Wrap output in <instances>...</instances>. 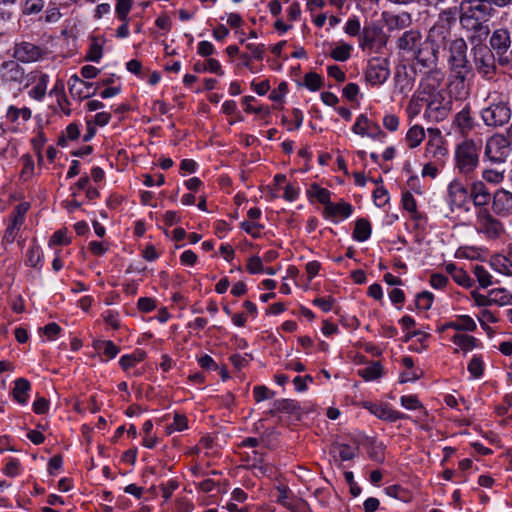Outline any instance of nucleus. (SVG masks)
<instances>
[{
	"label": "nucleus",
	"instance_id": "f257e3e1",
	"mask_svg": "<svg viewBox=\"0 0 512 512\" xmlns=\"http://www.w3.org/2000/svg\"><path fill=\"white\" fill-rule=\"evenodd\" d=\"M418 90L425 103V117L431 121L443 119L450 101L445 90L440 88V79L436 75H428L421 81Z\"/></svg>",
	"mask_w": 512,
	"mask_h": 512
},
{
	"label": "nucleus",
	"instance_id": "f03ea898",
	"mask_svg": "<svg viewBox=\"0 0 512 512\" xmlns=\"http://www.w3.org/2000/svg\"><path fill=\"white\" fill-rule=\"evenodd\" d=\"M448 65L453 74L457 76V82L454 86H461L460 96L468 93V87L465 83L467 75L470 73V65L467 60V43L463 38L452 40L448 47Z\"/></svg>",
	"mask_w": 512,
	"mask_h": 512
},
{
	"label": "nucleus",
	"instance_id": "7ed1b4c3",
	"mask_svg": "<svg viewBox=\"0 0 512 512\" xmlns=\"http://www.w3.org/2000/svg\"><path fill=\"white\" fill-rule=\"evenodd\" d=\"M458 14L457 7H450L439 13L437 22L430 28L427 42L438 49L445 45L451 36L452 26L456 22Z\"/></svg>",
	"mask_w": 512,
	"mask_h": 512
},
{
	"label": "nucleus",
	"instance_id": "20e7f679",
	"mask_svg": "<svg viewBox=\"0 0 512 512\" xmlns=\"http://www.w3.org/2000/svg\"><path fill=\"white\" fill-rule=\"evenodd\" d=\"M459 18L489 23L495 9L486 0H462Z\"/></svg>",
	"mask_w": 512,
	"mask_h": 512
},
{
	"label": "nucleus",
	"instance_id": "39448f33",
	"mask_svg": "<svg viewBox=\"0 0 512 512\" xmlns=\"http://www.w3.org/2000/svg\"><path fill=\"white\" fill-rule=\"evenodd\" d=\"M478 146L472 140H466L457 147L456 164L461 173H470L478 165Z\"/></svg>",
	"mask_w": 512,
	"mask_h": 512
},
{
	"label": "nucleus",
	"instance_id": "423d86ee",
	"mask_svg": "<svg viewBox=\"0 0 512 512\" xmlns=\"http://www.w3.org/2000/svg\"><path fill=\"white\" fill-rule=\"evenodd\" d=\"M476 230L488 239H497L504 233V226L486 208H480L476 214Z\"/></svg>",
	"mask_w": 512,
	"mask_h": 512
},
{
	"label": "nucleus",
	"instance_id": "0eeeda50",
	"mask_svg": "<svg viewBox=\"0 0 512 512\" xmlns=\"http://www.w3.org/2000/svg\"><path fill=\"white\" fill-rule=\"evenodd\" d=\"M511 152V141L508 134H495L492 136L485 149L486 156L495 163L506 161Z\"/></svg>",
	"mask_w": 512,
	"mask_h": 512
},
{
	"label": "nucleus",
	"instance_id": "6e6552de",
	"mask_svg": "<svg viewBox=\"0 0 512 512\" xmlns=\"http://www.w3.org/2000/svg\"><path fill=\"white\" fill-rule=\"evenodd\" d=\"M489 43L490 50L498 56L499 64L503 66L510 65L509 57L506 56L512 43L509 29L504 27L495 29L492 32Z\"/></svg>",
	"mask_w": 512,
	"mask_h": 512
},
{
	"label": "nucleus",
	"instance_id": "1a4fd4ad",
	"mask_svg": "<svg viewBox=\"0 0 512 512\" xmlns=\"http://www.w3.org/2000/svg\"><path fill=\"white\" fill-rule=\"evenodd\" d=\"M476 70L485 78H491L496 71L495 56L486 45L472 47Z\"/></svg>",
	"mask_w": 512,
	"mask_h": 512
},
{
	"label": "nucleus",
	"instance_id": "9d476101",
	"mask_svg": "<svg viewBox=\"0 0 512 512\" xmlns=\"http://www.w3.org/2000/svg\"><path fill=\"white\" fill-rule=\"evenodd\" d=\"M462 28L467 33V38L474 45H484L485 40L490 34L489 23L473 19L459 18Z\"/></svg>",
	"mask_w": 512,
	"mask_h": 512
},
{
	"label": "nucleus",
	"instance_id": "9b49d317",
	"mask_svg": "<svg viewBox=\"0 0 512 512\" xmlns=\"http://www.w3.org/2000/svg\"><path fill=\"white\" fill-rule=\"evenodd\" d=\"M390 76L389 62L385 58H372L369 60L365 72V79L371 85H381Z\"/></svg>",
	"mask_w": 512,
	"mask_h": 512
},
{
	"label": "nucleus",
	"instance_id": "f8f14e48",
	"mask_svg": "<svg viewBox=\"0 0 512 512\" xmlns=\"http://www.w3.org/2000/svg\"><path fill=\"white\" fill-rule=\"evenodd\" d=\"M510 117L511 111L504 104L493 105L482 111V119L487 126H503Z\"/></svg>",
	"mask_w": 512,
	"mask_h": 512
},
{
	"label": "nucleus",
	"instance_id": "ddd939ff",
	"mask_svg": "<svg viewBox=\"0 0 512 512\" xmlns=\"http://www.w3.org/2000/svg\"><path fill=\"white\" fill-rule=\"evenodd\" d=\"M468 189L459 181H452L448 186L447 202L452 211L463 207L469 200Z\"/></svg>",
	"mask_w": 512,
	"mask_h": 512
},
{
	"label": "nucleus",
	"instance_id": "4468645a",
	"mask_svg": "<svg viewBox=\"0 0 512 512\" xmlns=\"http://www.w3.org/2000/svg\"><path fill=\"white\" fill-rule=\"evenodd\" d=\"M493 212L501 217L512 214V193L505 189H498L492 199Z\"/></svg>",
	"mask_w": 512,
	"mask_h": 512
},
{
	"label": "nucleus",
	"instance_id": "2eb2a0df",
	"mask_svg": "<svg viewBox=\"0 0 512 512\" xmlns=\"http://www.w3.org/2000/svg\"><path fill=\"white\" fill-rule=\"evenodd\" d=\"M13 56L23 63L35 62L41 58L42 49L33 43L23 41L15 45Z\"/></svg>",
	"mask_w": 512,
	"mask_h": 512
},
{
	"label": "nucleus",
	"instance_id": "dca6fc26",
	"mask_svg": "<svg viewBox=\"0 0 512 512\" xmlns=\"http://www.w3.org/2000/svg\"><path fill=\"white\" fill-rule=\"evenodd\" d=\"M438 54L439 49L435 46L429 45L426 41L416 50L415 53H413V56L417 63L421 64L423 67L431 68L437 64Z\"/></svg>",
	"mask_w": 512,
	"mask_h": 512
},
{
	"label": "nucleus",
	"instance_id": "f3484780",
	"mask_svg": "<svg viewBox=\"0 0 512 512\" xmlns=\"http://www.w3.org/2000/svg\"><path fill=\"white\" fill-rule=\"evenodd\" d=\"M421 40L422 36L418 30H409L398 39L397 46L399 49L413 54L423 44Z\"/></svg>",
	"mask_w": 512,
	"mask_h": 512
},
{
	"label": "nucleus",
	"instance_id": "a211bd4d",
	"mask_svg": "<svg viewBox=\"0 0 512 512\" xmlns=\"http://www.w3.org/2000/svg\"><path fill=\"white\" fill-rule=\"evenodd\" d=\"M93 84L89 82H85L80 79L77 75H73L70 77L68 81L69 92L73 97H77L79 99L89 98L91 95L95 93V91L91 92Z\"/></svg>",
	"mask_w": 512,
	"mask_h": 512
},
{
	"label": "nucleus",
	"instance_id": "6ab92c4d",
	"mask_svg": "<svg viewBox=\"0 0 512 512\" xmlns=\"http://www.w3.org/2000/svg\"><path fill=\"white\" fill-rule=\"evenodd\" d=\"M469 197L472 198L476 207L484 208L490 202L491 194L484 182L476 181L471 186Z\"/></svg>",
	"mask_w": 512,
	"mask_h": 512
},
{
	"label": "nucleus",
	"instance_id": "aec40b11",
	"mask_svg": "<svg viewBox=\"0 0 512 512\" xmlns=\"http://www.w3.org/2000/svg\"><path fill=\"white\" fill-rule=\"evenodd\" d=\"M29 81L36 82L35 86L29 90V96L37 101L42 100L46 94L49 81L48 75L44 73H31L29 75Z\"/></svg>",
	"mask_w": 512,
	"mask_h": 512
},
{
	"label": "nucleus",
	"instance_id": "412c9836",
	"mask_svg": "<svg viewBox=\"0 0 512 512\" xmlns=\"http://www.w3.org/2000/svg\"><path fill=\"white\" fill-rule=\"evenodd\" d=\"M452 328L457 331H469L473 332L476 330L477 325L472 317L469 315H460L457 317L455 321H450L443 324L440 328V332H444L445 330Z\"/></svg>",
	"mask_w": 512,
	"mask_h": 512
},
{
	"label": "nucleus",
	"instance_id": "4be33fe9",
	"mask_svg": "<svg viewBox=\"0 0 512 512\" xmlns=\"http://www.w3.org/2000/svg\"><path fill=\"white\" fill-rule=\"evenodd\" d=\"M2 76L9 82H22L25 76L24 69L15 61H7L2 64Z\"/></svg>",
	"mask_w": 512,
	"mask_h": 512
},
{
	"label": "nucleus",
	"instance_id": "5701e85b",
	"mask_svg": "<svg viewBox=\"0 0 512 512\" xmlns=\"http://www.w3.org/2000/svg\"><path fill=\"white\" fill-rule=\"evenodd\" d=\"M370 411L377 418L390 422H395L406 417L401 412L395 411L387 405H373Z\"/></svg>",
	"mask_w": 512,
	"mask_h": 512
},
{
	"label": "nucleus",
	"instance_id": "b1692460",
	"mask_svg": "<svg viewBox=\"0 0 512 512\" xmlns=\"http://www.w3.org/2000/svg\"><path fill=\"white\" fill-rule=\"evenodd\" d=\"M430 139L427 143V152L432 154L433 157L444 156L446 148L443 146L444 142L440 135V130H429Z\"/></svg>",
	"mask_w": 512,
	"mask_h": 512
},
{
	"label": "nucleus",
	"instance_id": "393cba45",
	"mask_svg": "<svg viewBox=\"0 0 512 512\" xmlns=\"http://www.w3.org/2000/svg\"><path fill=\"white\" fill-rule=\"evenodd\" d=\"M352 206L346 202H340L337 204L330 203L324 209V215L327 218H348L352 214Z\"/></svg>",
	"mask_w": 512,
	"mask_h": 512
},
{
	"label": "nucleus",
	"instance_id": "a878e982",
	"mask_svg": "<svg viewBox=\"0 0 512 512\" xmlns=\"http://www.w3.org/2000/svg\"><path fill=\"white\" fill-rule=\"evenodd\" d=\"M31 385L30 382L25 378H18L14 382L13 398L22 405H25L28 401Z\"/></svg>",
	"mask_w": 512,
	"mask_h": 512
},
{
	"label": "nucleus",
	"instance_id": "bb28decb",
	"mask_svg": "<svg viewBox=\"0 0 512 512\" xmlns=\"http://www.w3.org/2000/svg\"><path fill=\"white\" fill-rule=\"evenodd\" d=\"M386 25L389 30H400L411 25L412 18L408 12L398 15H389L385 18Z\"/></svg>",
	"mask_w": 512,
	"mask_h": 512
},
{
	"label": "nucleus",
	"instance_id": "cd10ccee",
	"mask_svg": "<svg viewBox=\"0 0 512 512\" xmlns=\"http://www.w3.org/2000/svg\"><path fill=\"white\" fill-rule=\"evenodd\" d=\"M371 233H372L371 223L367 219L361 218L355 222L353 238L356 241H358V242L366 241L367 239L370 238Z\"/></svg>",
	"mask_w": 512,
	"mask_h": 512
},
{
	"label": "nucleus",
	"instance_id": "c85d7f7f",
	"mask_svg": "<svg viewBox=\"0 0 512 512\" xmlns=\"http://www.w3.org/2000/svg\"><path fill=\"white\" fill-rule=\"evenodd\" d=\"M452 341L464 353L472 351L479 344L478 340L474 336L468 334H455L452 337Z\"/></svg>",
	"mask_w": 512,
	"mask_h": 512
},
{
	"label": "nucleus",
	"instance_id": "c756f323",
	"mask_svg": "<svg viewBox=\"0 0 512 512\" xmlns=\"http://www.w3.org/2000/svg\"><path fill=\"white\" fill-rule=\"evenodd\" d=\"M49 98H54L59 109L69 114V110L66 111V106L68 105V100L64 94V84L61 81H57L55 86L50 90L48 94Z\"/></svg>",
	"mask_w": 512,
	"mask_h": 512
},
{
	"label": "nucleus",
	"instance_id": "7c9ffc66",
	"mask_svg": "<svg viewBox=\"0 0 512 512\" xmlns=\"http://www.w3.org/2000/svg\"><path fill=\"white\" fill-rule=\"evenodd\" d=\"M493 269L501 274L512 276V262L504 255H496L491 259Z\"/></svg>",
	"mask_w": 512,
	"mask_h": 512
},
{
	"label": "nucleus",
	"instance_id": "2f4dec72",
	"mask_svg": "<svg viewBox=\"0 0 512 512\" xmlns=\"http://www.w3.org/2000/svg\"><path fill=\"white\" fill-rule=\"evenodd\" d=\"M358 375L365 381H372L382 376V365L379 362H372L358 370Z\"/></svg>",
	"mask_w": 512,
	"mask_h": 512
},
{
	"label": "nucleus",
	"instance_id": "473e14b6",
	"mask_svg": "<svg viewBox=\"0 0 512 512\" xmlns=\"http://www.w3.org/2000/svg\"><path fill=\"white\" fill-rule=\"evenodd\" d=\"M298 409L297 403L290 399L276 400L273 404V408L269 411L270 415L277 413H289L292 414Z\"/></svg>",
	"mask_w": 512,
	"mask_h": 512
},
{
	"label": "nucleus",
	"instance_id": "72a5a7b5",
	"mask_svg": "<svg viewBox=\"0 0 512 512\" xmlns=\"http://www.w3.org/2000/svg\"><path fill=\"white\" fill-rule=\"evenodd\" d=\"M26 264L40 269L43 265V253L39 246L33 245L27 250Z\"/></svg>",
	"mask_w": 512,
	"mask_h": 512
},
{
	"label": "nucleus",
	"instance_id": "f704fd0d",
	"mask_svg": "<svg viewBox=\"0 0 512 512\" xmlns=\"http://www.w3.org/2000/svg\"><path fill=\"white\" fill-rule=\"evenodd\" d=\"M6 116L12 123H17L18 125H20V119H22L23 121H27L31 118V110L26 107L18 109L14 106H10Z\"/></svg>",
	"mask_w": 512,
	"mask_h": 512
},
{
	"label": "nucleus",
	"instance_id": "c9c22d12",
	"mask_svg": "<svg viewBox=\"0 0 512 512\" xmlns=\"http://www.w3.org/2000/svg\"><path fill=\"white\" fill-rule=\"evenodd\" d=\"M492 302L495 305L506 306L512 304V294L504 288L491 290Z\"/></svg>",
	"mask_w": 512,
	"mask_h": 512
},
{
	"label": "nucleus",
	"instance_id": "e433bc0d",
	"mask_svg": "<svg viewBox=\"0 0 512 512\" xmlns=\"http://www.w3.org/2000/svg\"><path fill=\"white\" fill-rule=\"evenodd\" d=\"M473 273L475 277L477 278V281L479 282V285L482 288H487L488 286L492 285V276L491 274L484 268V266L475 264L473 266Z\"/></svg>",
	"mask_w": 512,
	"mask_h": 512
},
{
	"label": "nucleus",
	"instance_id": "4c0bfd02",
	"mask_svg": "<svg viewBox=\"0 0 512 512\" xmlns=\"http://www.w3.org/2000/svg\"><path fill=\"white\" fill-rule=\"evenodd\" d=\"M20 161L22 163V169L20 172V179L22 181H28L32 178L34 174V161L32 157L28 154L23 155L20 158Z\"/></svg>",
	"mask_w": 512,
	"mask_h": 512
},
{
	"label": "nucleus",
	"instance_id": "58836bf2",
	"mask_svg": "<svg viewBox=\"0 0 512 512\" xmlns=\"http://www.w3.org/2000/svg\"><path fill=\"white\" fill-rule=\"evenodd\" d=\"M467 369L473 378H480L484 373V362L481 355H474L468 363Z\"/></svg>",
	"mask_w": 512,
	"mask_h": 512
},
{
	"label": "nucleus",
	"instance_id": "ea45409f",
	"mask_svg": "<svg viewBox=\"0 0 512 512\" xmlns=\"http://www.w3.org/2000/svg\"><path fill=\"white\" fill-rule=\"evenodd\" d=\"M145 357V353L143 351H137L133 354L123 355L119 364L124 370H128L129 368L135 366L137 363L141 362Z\"/></svg>",
	"mask_w": 512,
	"mask_h": 512
},
{
	"label": "nucleus",
	"instance_id": "a19ab883",
	"mask_svg": "<svg viewBox=\"0 0 512 512\" xmlns=\"http://www.w3.org/2000/svg\"><path fill=\"white\" fill-rule=\"evenodd\" d=\"M402 205L406 211L411 213V216L413 219L421 218V215L417 211L416 200H415L414 196L409 191H406L405 193H403Z\"/></svg>",
	"mask_w": 512,
	"mask_h": 512
},
{
	"label": "nucleus",
	"instance_id": "79ce46f5",
	"mask_svg": "<svg viewBox=\"0 0 512 512\" xmlns=\"http://www.w3.org/2000/svg\"><path fill=\"white\" fill-rule=\"evenodd\" d=\"M23 222V220L13 215L11 216L10 224L8 225L4 233V239L7 242L12 243L15 240L16 234L22 226Z\"/></svg>",
	"mask_w": 512,
	"mask_h": 512
},
{
	"label": "nucleus",
	"instance_id": "37998d69",
	"mask_svg": "<svg viewBox=\"0 0 512 512\" xmlns=\"http://www.w3.org/2000/svg\"><path fill=\"white\" fill-rule=\"evenodd\" d=\"M352 49L351 45L342 43L331 51L330 56L336 61L344 62L350 58Z\"/></svg>",
	"mask_w": 512,
	"mask_h": 512
},
{
	"label": "nucleus",
	"instance_id": "c03bdc74",
	"mask_svg": "<svg viewBox=\"0 0 512 512\" xmlns=\"http://www.w3.org/2000/svg\"><path fill=\"white\" fill-rule=\"evenodd\" d=\"M277 499L276 501L282 506L293 510L294 506L291 502V492L287 486L280 485L277 487Z\"/></svg>",
	"mask_w": 512,
	"mask_h": 512
},
{
	"label": "nucleus",
	"instance_id": "a18cd8bd",
	"mask_svg": "<svg viewBox=\"0 0 512 512\" xmlns=\"http://www.w3.org/2000/svg\"><path fill=\"white\" fill-rule=\"evenodd\" d=\"M133 0H117L115 12L119 20L128 21V14L131 10Z\"/></svg>",
	"mask_w": 512,
	"mask_h": 512
},
{
	"label": "nucleus",
	"instance_id": "49530a36",
	"mask_svg": "<svg viewBox=\"0 0 512 512\" xmlns=\"http://www.w3.org/2000/svg\"><path fill=\"white\" fill-rule=\"evenodd\" d=\"M424 106H425V103L422 100L419 90H417V92L414 94V96L412 97V99L410 100V102L408 104V107H407L408 114L410 116L417 115L420 112L421 108Z\"/></svg>",
	"mask_w": 512,
	"mask_h": 512
},
{
	"label": "nucleus",
	"instance_id": "de8ad7c7",
	"mask_svg": "<svg viewBox=\"0 0 512 512\" xmlns=\"http://www.w3.org/2000/svg\"><path fill=\"white\" fill-rule=\"evenodd\" d=\"M434 295L429 291L421 292L416 297V306L422 310H429L432 306Z\"/></svg>",
	"mask_w": 512,
	"mask_h": 512
},
{
	"label": "nucleus",
	"instance_id": "09e8293b",
	"mask_svg": "<svg viewBox=\"0 0 512 512\" xmlns=\"http://www.w3.org/2000/svg\"><path fill=\"white\" fill-rule=\"evenodd\" d=\"M97 349L102 350L107 359H113L119 353V348L110 340L101 341Z\"/></svg>",
	"mask_w": 512,
	"mask_h": 512
},
{
	"label": "nucleus",
	"instance_id": "8fccbe9b",
	"mask_svg": "<svg viewBox=\"0 0 512 512\" xmlns=\"http://www.w3.org/2000/svg\"><path fill=\"white\" fill-rule=\"evenodd\" d=\"M454 124L456 128H471L473 123L469 110H461L455 117Z\"/></svg>",
	"mask_w": 512,
	"mask_h": 512
},
{
	"label": "nucleus",
	"instance_id": "3c124183",
	"mask_svg": "<svg viewBox=\"0 0 512 512\" xmlns=\"http://www.w3.org/2000/svg\"><path fill=\"white\" fill-rule=\"evenodd\" d=\"M425 138V130H408L406 141L410 148L417 147Z\"/></svg>",
	"mask_w": 512,
	"mask_h": 512
},
{
	"label": "nucleus",
	"instance_id": "603ef678",
	"mask_svg": "<svg viewBox=\"0 0 512 512\" xmlns=\"http://www.w3.org/2000/svg\"><path fill=\"white\" fill-rule=\"evenodd\" d=\"M482 178L490 184L497 185L503 182L504 171L487 169L483 171Z\"/></svg>",
	"mask_w": 512,
	"mask_h": 512
},
{
	"label": "nucleus",
	"instance_id": "864d4df0",
	"mask_svg": "<svg viewBox=\"0 0 512 512\" xmlns=\"http://www.w3.org/2000/svg\"><path fill=\"white\" fill-rule=\"evenodd\" d=\"M452 277L454 281L462 287L469 288L473 284V280L471 279V277L468 275L466 271H464L461 268L455 270L454 273L452 274Z\"/></svg>",
	"mask_w": 512,
	"mask_h": 512
},
{
	"label": "nucleus",
	"instance_id": "5fc2aeb1",
	"mask_svg": "<svg viewBox=\"0 0 512 512\" xmlns=\"http://www.w3.org/2000/svg\"><path fill=\"white\" fill-rule=\"evenodd\" d=\"M44 8L43 0H26L23 13L26 15L37 14Z\"/></svg>",
	"mask_w": 512,
	"mask_h": 512
},
{
	"label": "nucleus",
	"instance_id": "6e6d98bb",
	"mask_svg": "<svg viewBox=\"0 0 512 512\" xmlns=\"http://www.w3.org/2000/svg\"><path fill=\"white\" fill-rule=\"evenodd\" d=\"M304 83L307 88L316 91L322 86V79L317 73L310 72L305 75Z\"/></svg>",
	"mask_w": 512,
	"mask_h": 512
},
{
	"label": "nucleus",
	"instance_id": "4d7b16f0",
	"mask_svg": "<svg viewBox=\"0 0 512 512\" xmlns=\"http://www.w3.org/2000/svg\"><path fill=\"white\" fill-rule=\"evenodd\" d=\"M102 54H103L102 45L99 44L98 42L94 41L91 44L89 51H88L87 55L85 56V59L87 61L99 62L100 59L102 58Z\"/></svg>",
	"mask_w": 512,
	"mask_h": 512
},
{
	"label": "nucleus",
	"instance_id": "13d9d810",
	"mask_svg": "<svg viewBox=\"0 0 512 512\" xmlns=\"http://www.w3.org/2000/svg\"><path fill=\"white\" fill-rule=\"evenodd\" d=\"M312 189L314 191V197L325 207L329 205L330 202V191L326 188L319 187L318 185H312Z\"/></svg>",
	"mask_w": 512,
	"mask_h": 512
},
{
	"label": "nucleus",
	"instance_id": "bf43d9fd",
	"mask_svg": "<svg viewBox=\"0 0 512 512\" xmlns=\"http://www.w3.org/2000/svg\"><path fill=\"white\" fill-rule=\"evenodd\" d=\"M179 488V482L176 479H171L167 483H162L160 489L162 491V497L165 501H168L173 492Z\"/></svg>",
	"mask_w": 512,
	"mask_h": 512
},
{
	"label": "nucleus",
	"instance_id": "052dcab7",
	"mask_svg": "<svg viewBox=\"0 0 512 512\" xmlns=\"http://www.w3.org/2000/svg\"><path fill=\"white\" fill-rule=\"evenodd\" d=\"M253 396L256 402H261L266 399H270L274 396V392L270 391L264 385L255 386L253 389Z\"/></svg>",
	"mask_w": 512,
	"mask_h": 512
},
{
	"label": "nucleus",
	"instance_id": "680f3d73",
	"mask_svg": "<svg viewBox=\"0 0 512 512\" xmlns=\"http://www.w3.org/2000/svg\"><path fill=\"white\" fill-rule=\"evenodd\" d=\"M471 297L474 300L476 306L487 307L493 305L491 290L488 292V295H483L478 293L477 291H472Z\"/></svg>",
	"mask_w": 512,
	"mask_h": 512
},
{
	"label": "nucleus",
	"instance_id": "e2e57ef3",
	"mask_svg": "<svg viewBox=\"0 0 512 512\" xmlns=\"http://www.w3.org/2000/svg\"><path fill=\"white\" fill-rule=\"evenodd\" d=\"M355 133L362 137H369L375 142L383 143L386 138V133L382 130H354Z\"/></svg>",
	"mask_w": 512,
	"mask_h": 512
},
{
	"label": "nucleus",
	"instance_id": "0e129e2a",
	"mask_svg": "<svg viewBox=\"0 0 512 512\" xmlns=\"http://www.w3.org/2000/svg\"><path fill=\"white\" fill-rule=\"evenodd\" d=\"M401 405L408 410L422 408V404L416 395H406L400 398Z\"/></svg>",
	"mask_w": 512,
	"mask_h": 512
},
{
	"label": "nucleus",
	"instance_id": "69168bd1",
	"mask_svg": "<svg viewBox=\"0 0 512 512\" xmlns=\"http://www.w3.org/2000/svg\"><path fill=\"white\" fill-rule=\"evenodd\" d=\"M334 448L343 461H348L355 457L354 449L347 444H337Z\"/></svg>",
	"mask_w": 512,
	"mask_h": 512
},
{
	"label": "nucleus",
	"instance_id": "338daca9",
	"mask_svg": "<svg viewBox=\"0 0 512 512\" xmlns=\"http://www.w3.org/2000/svg\"><path fill=\"white\" fill-rule=\"evenodd\" d=\"M241 228L250 234L253 238H259L261 236L260 230L262 229V225L251 222V221H243L241 223Z\"/></svg>",
	"mask_w": 512,
	"mask_h": 512
},
{
	"label": "nucleus",
	"instance_id": "774afa93",
	"mask_svg": "<svg viewBox=\"0 0 512 512\" xmlns=\"http://www.w3.org/2000/svg\"><path fill=\"white\" fill-rule=\"evenodd\" d=\"M373 198L376 205L382 207L389 200L388 192L384 187H378L373 192Z\"/></svg>",
	"mask_w": 512,
	"mask_h": 512
}]
</instances>
